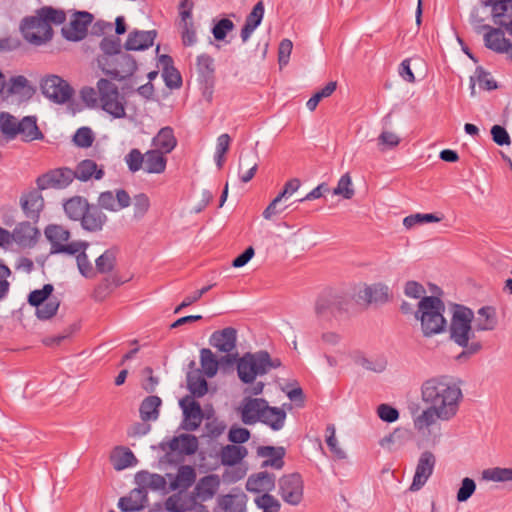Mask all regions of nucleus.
Here are the masks:
<instances>
[{
  "instance_id": "nucleus-3",
  "label": "nucleus",
  "mask_w": 512,
  "mask_h": 512,
  "mask_svg": "<svg viewBox=\"0 0 512 512\" xmlns=\"http://www.w3.org/2000/svg\"><path fill=\"white\" fill-rule=\"evenodd\" d=\"M228 363H237V374L239 379L245 383H254L257 376L267 374L271 369L279 368L282 363L279 358H272L265 350L247 352L238 357V353L224 357Z\"/></svg>"
},
{
  "instance_id": "nucleus-18",
  "label": "nucleus",
  "mask_w": 512,
  "mask_h": 512,
  "mask_svg": "<svg viewBox=\"0 0 512 512\" xmlns=\"http://www.w3.org/2000/svg\"><path fill=\"white\" fill-rule=\"evenodd\" d=\"M267 403L263 398L245 397L239 407L242 422L246 425L260 422Z\"/></svg>"
},
{
  "instance_id": "nucleus-7",
  "label": "nucleus",
  "mask_w": 512,
  "mask_h": 512,
  "mask_svg": "<svg viewBox=\"0 0 512 512\" xmlns=\"http://www.w3.org/2000/svg\"><path fill=\"white\" fill-rule=\"evenodd\" d=\"M348 301L345 297L331 292L321 294L315 303V314L319 322L339 321L346 313Z\"/></svg>"
},
{
  "instance_id": "nucleus-37",
  "label": "nucleus",
  "mask_w": 512,
  "mask_h": 512,
  "mask_svg": "<svg viewBox=\"0 0 512 512\" xmlns=\"http://www.w3.org/2000/svg\"><path fill=\"white\" fill-rule=\"evenodd\" d=\"M162 404L160 397L151 395L146 397L140 405L139 413L142 421H155L159 417V408Z\"/></svg>"
},
{
  "instance_id": "nucleus-33",
  "label": "nucleus",
  "mask_w": 512,
  "mask_h": 512,
  "mask_svg": "<svg viewBox=\"0 0 512 512\" xmlns=\"http://www.w3.org/2000/svg\"><path fill=\"white\" fill-rule=\"evenodd\" d=\"M110 462L115 470L120 471L135 464L137 459L129 448L116 447L110 455Z\"/></svg>"
},
{
  "instance_id": "nucleus-24",
  "label": "nucleus",
  "mask_w": 512,
  "mask_h": 512,
  "mask_svg": "<svg viewBox=\"0 0 512 512\" xmlns=\"http://www.w3.org/2000/svg\"><path fill=\"white\" fill-rule=\"evenodd\" d=\"M156 37V31L133 30L128 34L124 48L127 51H142L151 47Z\"/></svg>"
},
{
  "instance_id": "nucleus-29",
  "label": "nucleus",
  "mask_w": 512,
  "mask_h": 512,
  "mask_svg": "<svg viewBox=\"0 0 512 512\" xmlns=\"http://www.w3.org/2000/svg\"><path fill=\"white\" fill-rule=\"evenodd\" d=\"M152 144L155 147V150H159L163 154L172 152L177 145V139L174 135L173 129L169 126L161 128L152 139Z\"/></svg>"
},
{
  "instance_id": "nucleus-58",
  "label": "nucleus",
  "mask_w": 512,
  "mask_h": 512,
  "mask_svg": "<svg viewBox=\"0 0 512 512\" xmlns=\"http://www.w3.org/2000/svg\"><path fill=\"white\" fill-rule=\"evenodd\" d=\"M59 301L57 299H48L41 306L36 307V315L41 320L52 318L58 311Z\"/></svg>"
},
{
  "instance_id": "nucleus-14",
  "label": "nucleus",
  "mask_w": 512,
  "mask_h": 512,
  "mask_svg": "<svg viewBox=\"0 0 512 512\" xmlns=\"http://www.w3.org/2000/svg\"><path fill=\"white\" fill-rule=\"evenodd\" d=\"M93 21V15L87 11H76L70 22L61 29L63 37L72 42L83 40L88 31V26Z\"/></svg>"
},
{
  "instance_id": "nucleus-28",
  "label": "nucleus",
  "mask_w": 512,
  "mask_h": 512,
  "mask_svg": "<svg viewBox=\"0 0 512 512\" xmlns=\"http://www.w3.org/2000/svg\"><path fill=\"white\" fill-rule=\"evenodd\" d=\"M75 174V178L86 182L92 178L96 180L102 179L104 171L102 168H98L95 161L91 159H85L78 163L75 170H72Z\"/></svg>"
},
{
  "instance_id": "nucleus-61",
  "label": "nucleus",
  "mask_w": 512,
  "mask_h": 512,
  "mask_svg": "<svg viewBox=\"0 0 512 512\" xmlns=\"http://www.w3.org/2000/svg\"><path fill=\"white\" fill-rule=\"evenodd\" d=\"M475 77L481 89L491 91L497 89V82L490 76V73L478 66L475 70Z\"/></svg>"
},
{
  "instance_id": "nucleus-25",
  "label": "nucleus",
  "mask_w": 512,
  "mask_h": 512,
  "mask_svg": "<svg viewBox=\"0 0 512 512\" xmlns=\"http://www.w3.org/2000/svg\"><path fill=\"white\" fill-rule=\"evenodd\" d=\"M146 503L147 487L141 486L133 489L128 496L120 498L118 506L124 512H134L143 509Z\"/></svg>"
},
{
  "instance_id": "nucleus-21",
  "label": "nucleus",
  "mask_w": 512,
  "mask_h": 512,
  "mask_svg": "<svg viewBox=\"0 0 512 512\" xmlns=\"http://www.w3.org/2000/svg\"><path fill=\"white\" fill-rule=\"evenodd\" d=\"M258 166L259 156L257 151L253 149L241 151L238 160V177L240 181L242 183L250 182L258 170Z\"/></svg>"
},
{
  "instance_id": "nucleus-38",
  "label": "nucleus",
  "mask_w": 512,
  "mask_h": 512,
  "mask_svg": "<svg viewBox=\"0 0 512 512\" xmlns=\"http://www.w3.org/2000/svg\"><path fill=\"white\" fill-rule=\"evenodd\" d=\"M89 204L86 198L74 196L64 203V211L71 220L81 221Z\"/></svg>"
},
{
  "instance_id": "nucleus-34",
  "label": "nucleus",
  "mask_w": 512,
  "mask_h": 512,
  "mask_svg": "<svg viewBox=\"0 0 512 512\" xmlns=\"http://www.w3.org/2000/svg\"><path fill=\"white\" fill-rule=\"evenodd\" d=\"M360 298L365 300L367 303H385L389 299V288L388 286L377 283L371 286H366L360 294Z\"/></svg>"
},
{
  "instance_id": "nucleus-11",
  "label": "nucleus",
  "mask_w": 512,
  "mask_h": 512,
  "mask_svg": "<svg viewBox=\"0 0 512 512\" xmlns=\"http://www.w3.org/2000/svg\"><path fill=\"white\" fill-rule=\"evenodd\" d=\"M111 61L112 65L109 63V58L99 60L103 72L111 79L124 80L137 70L135 59L127 53L121 52Z\"/></svg>"
},
{
  "instance_id": "nucleus-48",
  "label": "nucleus",
  "mask_w": 512,
  "mask_h": 512,
  "mask_svg": "<svg viewBox=\"0 0 512 512\" xmlns=\"http://www.w3.org/2000/svg\"><path fill=\"white\" fill-rule=\"evenodd\" d=\"M201 367L207 377H213L218 370V361L213 352L208 348L200 351Z\"/></svg>"
},
{
  "instance_id": "nucleus-56",
  "label": "nucleus",
  "mask_w": 512,
  "mask_h": 512,
  "mask_svg": "<svg viewBox=\"0 0 512 512\" xmlns=\"http://www.w3.org/2000/svg\"><path fill=\"white\" fill-rule=\"evenodd\" d=\"M130 172L135 173L141 168L144 169L145 154L137 148H133L124 158Z\"/></svg>"
},
{
  "instance_id": "nucleus-35",
  "label": "nucleus",
  "mask_w": 512,
  "mask_h": 512,
  "mask_svg": "<svg viewBox=\"0 0 512 512\" xmlns=\"http://www.w3.org/2000/svg\"><path fill=\"white\" fill-rule=\"evenodd\" d=\"M19 134L22 136V140L26 142L41 140L44 137L37 125L35 116H26L19 122Z\"/></svg>"
},
{
  "instance_id": "nucleus-30",
  "label": "nucleus",
  "mask_w": 512,
  "mask_h": 512,
  "mask_svg": "<svg viewBox=\"0 0 512 512\" xmlns=\"http://www.w3.org/2000/svg\"><path fill=\"white\" fill-rule=\"evenodd\" d=\"M302 482H280L279 494L284 502L290 505H298L303 499Z\"/></svg>"
},
{
  "instance_id": "nucleus-4",
  "label": "nucleus",
  "mask_w": 512,
  "mask_h": 512,
  "mask_svg": "<svg viewBox=\"0 0 512 512\" xmlns=\"http://www.w3.org/2000/svg\"><path fill=\"white\" fill-rule=\"evenodd\" d=\"M445 305L437 296H424L418 303L415 317L421 322L423 335L430 337L445 331L447 322L443 316Z\"/></svg>"
},
{
  "instance_id": "nucleus-63",
  "label": "nucleus",
  "mask_w": 512,
  "mask_h": 512,
  "mask_svg": "<svg viewBox=\"0 0 512 512\" xmlns=\"http://www.w3.org/2000/svg\"><path fill=\"white\" fill-rule=\"evenodd\" d=\"M73 141L78 147H90L94 141L92 130L89 127L79 128L74 134Z\"/></svg>"
},
{
  "instance_id": "nucleus-39",
  "label": "nucleus",
  "mask_w": 512,
  "mask_h": 512,
  "mask_svg": "<svg viewBox=\"0 0 512 512\" xmlns=\"http://www.w3.org/2000/svg\"><path fill=\"white\" fill-rule=\"evenodd\" d=\"M285 419L286 412L283 409L271 407L267 404L260 422L278 431L284 426Z\"/></svg>"
},
{
  "instance_id": "nucleus-64",
  "label": "nucleus",
  "mask_w": 512,
  "mask_h": 512,
  "mask_svg": "<svg viewBox=\"0 0 512 512\" xmlns=\"http://www.w3.org/2000/svg\"><path fill=\"white\" fill-rule=\"evenodd\" d=\"M17 240L21 243L33 239L38 233L37 229L32 227L29 222L20 223L14 230Z\"/></svg>"
},
{
  "instance_id": "nucleus-41",
  "label": "nucleus",
  "mask_w": 512,
  "mask_h": 512,
  "mask_svg": "<svg viewBox=\"0 0 512 512\" xmlns=\"http://www.w3.org/2000/svg\"><path fill=\"white\" fill-rule=\"evenodd\" d=\"M187 385L193 397H202L208 391V384L200 371L189 372L187 375Z\"/></svg>"
},
{
  "instance_id": "nucleus-19",
  "label": "nucleus",
  "mask_w": 512,
  "mask_h": 512,
  "mask_svg": "<svg viewBox=\"0 0 512 512\" xmlns=\"http://www.w3.org/2000/svg\"><path fill=\"white\" fill-rule=\"evenodd\" d=\"M301 186L298 178H292L284 184L283 190L270 202L263 211V217L270 220L273 216L283 212L288 206H281L283 199L291 197Z\"/></svg>"
},
{
  "instance_id": "nucleus-2",
  "label": "nucleus",
  "mask_w": 512,
  "mask_h": 512,
  "mask_svg": "<svg viewBox=\"0 0 512 512\" xmlns=\"http://www.w3.org/2000/svg\"><path fill=\"white\" fill-rule=\"evenodd\" d=\"M421 396L425 404L437 411L441 421H450L457 415L463 398L460 387L446 376L426 380L421 387Z\"/></svg>"
},
{
  "instance_id": "nucleus-12",
  "label": "nucleus",
  "mask_w": 512,
  "mask_h": 512,
  "mask_svg": "<svg viewBox=\"0 0 512 512\" xmlns=\"http://www.w3.org/2000/svg\"><path fill=\"white\" fill-rule=\"evenodd\" d=\"M40 87L43 95L57 104L68 102L74 92L69 83L58 75L45 77Z\"/></svg>"
},
{
  "instance_id": "nucleus-53",
  "label": "nucleus",
  "mask_w": 512,
  "mask_h": 512,
  "mask_svg": "<svg viewBox=\"0 0 512 512\" xmlns=\"http://www.w3.org/2000/svg\"><path fill=\"white\" fill-rule=\"evenodd\" d=\"M150 208V199L145 193H139L133 198V217L142 219Z\"/></svg>"
},
{
  "instance_id": "nucleus-20",
  "label": "nucleus",
  "mask_w": 512,
  "mask_h": 512,
  "mask_svg": "<svg viewBox=\"0 0 512 512\" xmlns=\"http://www.w3.org/2000/svg\"><path fill=\"white\" fill-rule=\"evenodd\" d=\"M209 343L218 351L227 353V356L232 357L231 352L236 349L237 345V330L233 327H226L214 331L210 336Z\"/></svg>"
},
{
  "instance_id": "nucleus-8",
  "label": "nucleus",
  "mask_w": 512,
  "mask_h": 512,
  "mask_svg": "<svg viewBox=\"0 0 512 512\" xmlns=\"http://www.w3.org/2000/svg\"><path fill=\"white\" fill-rule=\"evenodd\" d=\"M45 236L51 243V254L75 255L81 249H87L89 243L86 241L68 242L70 231L57 224H50L45 228Z\"/></svg>"
},
{
  "instance_id": "nucleus-10",
  "label": "nucleus",
  "mask_w": 512,
  "mask_h": 512,
  "mask_svg": "<svg viewBox=\"0 0 512 512\" xmlns=\"http://www.w3.org/2000/svg\"><path fill=\"white\" fill-rule=\"evenodd\" d=\"M20 29L25 39L36 45L49 41L53 36L52 27L46 23L42 15H38V10L35 15L22 20Z\"/></svg>"
},
{
  "instance_id": "nucleus-6",
  "label": "nucleus",
  "mask_w": 512,
  "mask_h": 512,
  "mask_svg": "<svg viewBox=\"0 0 512 512\" xmlns=\"http://www.w3.org/2000/svg\"><path fill=\"white\" fill-rule=\"evenodd\" d=\"M99 92V105L103 111L113 118L120 119L126 116V99L120 94L118 87L110 80L101 78L97 82Z\"/></svg>"
},
{
  "instance_id": "nucleus-47",
  "label": "nucleus",
  "mask_w": 512,
  "mask_h": 512,
  "mask_svg": "<svg viewBox=\"0 0 512 512\" xmlns=\"http://www.w3.org/2000/svg\"><path fill=\"white\" fill-rule=\"evenodd\" d=\"M116 249H107L95 261L96 270L99 273H109L115 267L116 262Z\"/></svg>"
},
{
  "instance_id": "nucleus-32",
  "label": "nucleus",
  "mask_w": 512,
  "mask_h": 512,
  "mask_svg": "<svg viewBox=\"0 0 512 512\" xmlns=\"http://www.w3.org/2000/svg\"><path fill=\"white\" fill-rule=\"evenodd\" d=\"M159 150H149L145 153L144 171L149 174H161L165 171L167 159Z\"/></svg>"
},
{
  "instance_id": "nucleus-55",
  "label": "nucleus",
  "mask_w": 512,
  "mask_h": 512,
  "mask_svg": "<svg viewBox=\"0 0 512 512\" xmlns=\"http://www.w3.org/2000/svg\"><path fill=\"white\" fill-rule=\"evenodd\" d=\"M333 194L342 196L344 199H351L354 196L355 191L352 187V180L349 173L341 176L337 186L333 190Z\"/></svg>"
},
{
  "instance_id": "nucleus-17",
  "label": "nucleus",
  "mask_w": 512,
  "mask_h": 512,
  "mask_svg": "<svg viewBox=\"0 0 512 512\" xmlns=\"http://www.w3.org/2000/svg\"><path fill=\"white\" fill-rule=\"evenodd\" d=\"M131 204V197L124 189H116L112 191H104L98 197L97 206L103 210L110 212H118Z\"/></svg>"
},
{
  "instance_id": "nucleus-57",
  "label": "nucleus",
  "mask_w": 512,
  "mask_h": 512,
  "mask_svg": "<svg viewBox=\"0 0 512 512\" xmlns=\"http://www.w3.org/2000/svg\"><path fill=\"white\" fill-rule=\"evenodd\" d=\"M481 480H512V468H489L482 471Z\"/></svg>"
},
{
  "instance_id": "nucleus-49",
  "label": "nucleus",
  "mask_w": 512,
  "mask_h": 512,
  "mask_svg": "<svg viewBox=\"0 0 512 512\" xmlns=\"http://www.w3.org/2000/svg\"><path fill=\"white\" fill-rule=\"evenodd\" d=\"M38 15H42L48 25H60L66 20V13L62 9H56L52 6H43L38 9Z\"/></svg>"
},
{
  "instance_id": "nucleus-23",
  "label": "nucleus",
  "mask_w": 512,
  "mask_h": 512,
  "mask_svg": "<svg viewBox=\"0 0 512 512\" xmlns=\"http://www.w3.org/2000/svg\"><path fill=\"white\" fill-rule=\"evenodd\" d=\"M40 190H32L23 194L20 198V205L27 218L37 220L44 206V199L39 192Z\"/></svg>"
},
{
  "instance_id": "nucleus-45",
  "label": "nucleus",
  "mask_w": 512,
  "mask_h": 512,
  "mask_svg": "<svg viewBox=\"0 0 512 512\" xmlns=\"http://www.w3.org/2000/svg\"><path fill=\"white\" fill-rule=\"evenodd\" d=\"M6 88L8 93L20 94L22 96H31L34 92V89L29 85L26 77L22 75L11 77Z\"/></svg>"
},
{
  "instance_id": "nucleus-42",
  "label": "nucleus",
  "mask_w": 512,
  "mask_h": 512,
  "mask_svg": "<svg viewBox=\"0 0 512 512\" xmlns=\"http://www.w3.org/2000/svg\"><path fill=\"white\" fill-rule=\"evenodd\" d=\"M434 464V455L431 452H424L418 461L413 480H427L433 472Z\"/></svg>"
},
{
  "instance_id": "nucleus-43",
  "label": "nucleus",
  "mask_w": 512,
  "mask_h": 512,
  "mask_svg": "<svg viewBox=\"0 0 512 512\" xmlns=\"http://www.w3.org/2000/svg\"><path fill=\"white\" fill-rule=\"evenodd\" d=\"M437 420H439V414L432 406L428 405L421 414L414 418V428L422 432L435 424Z\"/></svg>"
},
{
  "instance_id": "nucleus-36",
  "label": "nucleus",
  "mask_w": 512,
  "mask_h": 512,
  "mask_svg": "<svg viewBox=\"0 0 512 512\" xmlns=\"http://www.w3.org/2000/svg\"><path fill=\"white\" fill-rule=\"evenodd\" d=\"M246 500L243 492H235L222 496L219 505L225 512H245Z\"/></svg>"
},
{
  "instance_id": "nucleus-62",
  "label": "nucleus",
  "mask_w": 512,
  "mask_h": 512,
  "mask_svg": "<svg viewBox=\"0 0 512 512\" xmlns=\"http://www.w3.org/2000/svg\"><path fill=\"white\" fill-rule=\"evenodd\" d=\"M235 25L233 21L228 18L219 20L212 28V34L218 41H222L226 38L227 34L234 29Z\"/></svg>"
},
{
  "instance_id": "nucleus-5",
  "label": "nucleus",
  "mask_w": 512,
  "mask_h": 512,
  "mask_svg": "<svg viewBox=\"0 0 512 512\" xmlns=\"http://www.w3.org/2000/svg\"><path fill=\"white\" fill-rule=\"evenodd\" d=\"M195 482H149L153 490L168 488L177 493L170 496L166 501V508L169 511L180 512L191 510L198 503L194 490H190Z\"/></svg>"
},
{
  "instance_id": "nucleus-60",
  "label": "nucleus",
  "mask_w": 512,
  "mask_h": 512,
  "mask_svg": "<svg viewBox=\"0 0 512 512\" xmlns=\"http://www.w3.org/2000/svg\"><path fill=\"white\" fill-rule=\"evenodd\" d=\"M336 429L334 424H328L325 429V441L330 451L339 458H344V451L338 446L337 439L335 436Z\"/></svg>"
},
{
  "instance_id": "nucleus-1",
  "label": "nucleus",
  "mask_w": 512,
  "mask_h": 512,
  "mask_svg": "<svg viewBox=\"0 0 512 512\" xmlns=\"http://www.w3.org/2000/svg\"><path fill=\"white\" fill-rule=\"evenodd\" d=\"M472 321H474L477 331H492L498 325L496 309L492 306H484L478 309L474 316L470 308L455 305L450 323V338L462 347L461 353L456 356V360L459 362L467 361L483 348L482 341L472 330Z\"/></svg>"
},
{
  "instance_id": "nucleus-22",
  "label": "nucleus",
  "mask_w": 512,
  "mask_h": 512,
  "mask_svg": "<svg viewBox=\"0 0 512 512\" xmlns=\"http://www.w3.org/2000/svg\"><path fill=\"white\" fill-rule=\"evenodd\" d=\"M107 220L106 214L96 204H89L80 224L85 231L99 232L103 229Z\"/></svg>"
},
{
  "instance_id": "nucleus-27",
  "label": "nucleus",
  "mask_w": 512,
  "mask_h": 512,
  "mask_svg": "<svg viewBox=\"0 0 512 512\" xmlns=\"http://www.w3.org/2000/svg\"><path fill=\"white\" fill-rule=\"evenodd\" d=\"M159 63L162 67V75L165 84L170 89L180 88L182 85V77L179 71L173 65V59L169 55H161Z\"/></svg>"
},
{
  "instance_id": "nucleus-15",
  "label": "nucleus",
  "mask_w": 512,
  "mask_h": 512,
  "mask_svg": "<svg viewBox=\"0 0 512 512\" xmlns=\"http://www.w3.org/2000/svg\"><path fill=\"white\" fill-rule=\"evenodd\" d=\"M482 4L491 8L494 23L512 35V0H483Z\"/></svg>"
},
{
  "instance_id": "nucleus-52",
  "label": "nucleus",
  "mask_w": 512,
  "mask_h": 512,
  "mask_svg": "<svg viewBox=\"0 0 512 512\" xmlns=\"http://www.w3.org/2000/svg\"><path fill=\"white\" fill-rule=\"evenodd\" d=\"M100 49L107 56L106 58L112 57L113 59L121 53V40L116 36L103 37L100 42Z\"/></svg>"
},
{
  "instance_id": "nucleus-50",
  "label": "nucleus",
  "mask_w": 512,
  "mask_h": 512,
  "mask_svg": "<svg viewBox=\"0 0 512 512\" xmlns=\"http://www.w3.org/2000/svg\"><path fill=\"white\" fill-rule=\"evenodd\" d=\"M197 70L201 77L207 82L214 76V59L208 54H201L197 57Z\"/></svg>"
},
{
  "instance_id": "nucleus-9",
  "label": "nucleus",
  "mask_w": 512,
  "mask_h": 512,
  "mask_svg": "<svg viewBox=\"0 0 512 512\" xmlns=\"http://www.w3.org/2000/svg\"><path fill=\"white\" fill-rule=\"evenodd\" d=\"M257 454L263 458L261 468L264 470L252 474L248 480H276L277 476L269 472L268 469L279 471L283 468L285 449L280 446H260L257 449Z\"/></svg>"
},
{
  "instance_id": "nucleus-16",
  "label": "nucleus",
  "mask_w": 512,
  "mask_h": 512,
  "mask_svg": "<svg viewBox=\"0 0 512 512\" xmlns=\"http://www.w3.org/2000/svg\"><path fill=\"white\" fill-rule=\"evenodd\" d=\"M183 410V421L180 427L186 431H195L202 423L203 411L200 404L191 396H185L179 402Z\"/></svg>"
},
{
  "instance_id": "nucleus-46",
  "label": "nucleus",
  "mask_w": 512,
  "mask_h": 512,
  "mask_svg": "<svg viewBox=\"0 0 512 512\" xmlns=\"http://www.w3.org/2000/svg\"><path fill=\"white\" fill-rule=\"evenodd\" d=\"M220 482H197L193 488L197 502H205L212 499L219 489Z\"/></svg>"
},
{
  "instance_id": "nucleus-26",
  "label": "nucleus",
  "mask_w": 512,
  "mask_h": 512,
  "mask_svg": "<svg viewBox=\"0 0 512 512\" xmlns=\"http://www.w3.org/2000/svg\"><path fill=\"white\" fill-rule=\"evenodd\" d=\"M485 46L497 53H510L512 58V43L504 37L500 28H492L484 34Z\"/></svg>"
},
{
  "instance_id": "nucleus-13",
  "label": "nucleus",
  "mask_w": 512,
  "mask_h": 512,
  "mask_svg": "<svg viewBox=\"0 0 512 512\" xmlns=\"http://www.w3.org/2000/svg\"><path fill=\"white\" fill-rule=\"evenodd\" d=\"M75 179V174L68 167H60L49 170L36 179L38 190L64 189Z\"/></svg>"
},
{
  "instance_id": "nucleus-51",
  "label": "nucleus",
  "mask_w": 512,
  "mask_h": 512,
  "mask_svg": "<svg viewBox=\"0 0 512 512\" xmlns=\"http://www.w3.org/2000/svg\"><path fill=\"white\" fill-rule=\"evenodd\" d=\"M254 502L262 512H278L280 510L279 501L268 493L257 495Z\"/></svg>"
},
{
  "instance_id": "nucleus-31",
  "label": "nucleus",
  "mask_w": 512,
  "mask_h": 512,
  "mask_svg": "<svg viewBox=\"0 0 512 512\" xmlns=\"http://www.w3.org/2000/svg\"><path fill=\"white\" fill-rule=\"evenodd\" d=\"M169 448L185 455H192L198 449V439L191 434H181L169 441Z\"/></svg>"
},
{
  "instance_id": "nucleus-59",
  "label": "nucleus",
  "mask_w": 512,
  "mask_h": 512,
  "mask_svg": "<svg viewBox=\"0 0 512 512\" xmlns=\"http://www.w3.org/2000/svg\"><path fill=\"white\" fill-rule=\"evenodd\" d=\"M85 251L86 249H81L75 254L77 266L82 276H84L85 278H92L94 277L95 272Z\"/></svg>"
},
{
  "instance_id": "nucleus-54",
  "label": "nucleus",
  "mask_w": 512,
  "mask_h": 512,
  "mask_svg": "<svg viewBox=\"0 0 512 512\" xmlns=\"http://www.w3.org/2000/svg\"><path fill=\"white\" fill-rule=\"evenodd\" d=\"M54 287L52 284H45L42 289H37L30 292L28 296V303L33 307H39L47 301L52 294Z\"/></svg>"
},
{
  "instance_id": "nucleus-40",
  "label": "nucleus",
  "mask_w": 512,
  "mask_h": 512,
  "mask_svg": "<svg viewBox=\"0 0 512 512\" xmlns=\"http://www.w3.org/2000/svg\"><path fill=\"white\" fill-rule=\"evenodd\" d=\"M247 455V449L240 445H226L222 447L220 458L223 465L232 466L239 463Z\"/></svg>"
},
{
  "instance_id": "nucleus-44",
  "label": "nucleus",
  "mask_w": 512,
  "mask_h": 512,
  "mask_svg": "<svg viewBox=\"0 0 512 512\" xmlns=\"http://www.w3.org/2000/svg\"><path fill=\"white\" fill-rule=\"evenodd\" d=\"M19 122L7 112L0 114V130L8 139H15L19 135Z\"/></svg>"
}]
</instances>
